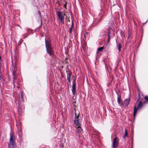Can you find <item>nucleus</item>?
Returning <instances> with one entry per match:
<instances>
[{"instance_id": "nucleus-13", "label": "nucleus", "mask_w": 148, "mask_h": 148, "mask_svg": "<svg viewBox=\"0 0 148 148\" xmlns=\"http://www.w3.org/2000/svg\"><path fill=\"white\" fill-rule=\"evenodd\" d=\"M73 22H72V25H71V27L70 28V30H69V33H70V35H71V34H72V29H73Z\"/></svg>"}, {"instance_id": "nucleus-5", "label": "nucleus", "mask_w": 148, "mask_h": 148, "mask_svg": "<svg viewBox=\"0 0 148 148\" xmlns=\"http://www.w3.org/2000/svg\"><path fill=\"white\" fill-rule=\"evenodd\" d=\"M72 90L73 95H74L76 92V83L75 79H74L73 82Z\"/></svg>"}, {"instance_id": "nucleus-17", "label": "nucleus", "mask_w": 148, "mask_h": 148, "mask_svg": "<svg viewBox=\"0 0 148 148\" xmlns=\"http://www.w3.org/2000/svg\"><path fill=\"white\" fill-rule=\"evenodd\" d=\"M18 132H19L18 133V135L19 136V137H21V136L22 134V130L20 129V130H18Z\"/></svg>"}, {"instance_id": "nucleus-10", "label": "nucleus", "mask_w": 148, "mask_h": 148, "mask_svg": "<svg viewBox=\"0 0 148 148\" xmlns=\"http://www.w3.org/2000/svg\"><path fill=\"white\" fill-rule=\"evenodd\" d=\"M71 73H69L67 74V79L69 83L71 82Z\"/></svg>"}, {"instance_id": "nucleus-25", "label": "nucleus", "mask_w": 148, "mask_h": 148, "mask_svg": "<svg viewBox=\"0 0 148 148\" xmlns=\"http://www.w3.org/2000/svg\"><path fill=\"white\" fill-rule=\"evenodd\" d=\"M66 3L64 5V7H65V8H66Z\"/></svg>"}, {"instance_id": "nucleus-20", "label": "nucleus", "mask_w": 148, "mask_h": 148, "mask_svg": "<svg viewBox=\"0 0 148 148\" xmlns=\"http://www.w3.org/2000/svg\"><path fill=\"white\" fill-rule=\"evenodd\" d=\"M21 98L22 100V101H24V99H23V95L22 93L21 94Z\"/></svg>"}, {"instance_id": "nucleus-29", "label": "nucleus", "mask_w": 148, "mask_h": 148, "mask_svg": "<svg viewBox=\"0 0 148 148\" xmlns=\"http://www.w3.org/2000/svg\"><path fill=\"white\" fill-rule=\"evenodd\" d=\"M23 38H25V37H23Z\"/></svg>"}, {"instance_id": "nucleus-21", "label": "nucleus", "mask_w": 148, "mask_h": 148, "mask_svg": "<svg viewBox=\"0 0 148 148\" xmlns=\"http://www.w3.org/2000/svg\"><path fill=\"white\" fill-rule=\"evenodd\" d=\"M110 37L108 35V39H107V42H109V41H110Z\"/></svg>"}, {"instance_id": "nucleus-22", "label": "nucleus", "mask_w": 148, "mask_h": 148, "mask_svg": "<svg viewBox=\"0 0 148 148\" xmlns=\"http://www.w3.org/2000/svg\"><path fill=\"white\" fill-rule=\"evenodd\" d=\"M140 95L139 94L138 95V99H137V101H138L140 99Z\"/></svg>"}, {"instance_id": "nucleus-4", "label": "nucleus", "mask_w": 148, "mask_h": 148, "mask_svg": "<svg viewBox=\"0 0 148 148\" xmlns=\"http://www.w3.org/2000/svg\"><path fill=\"white\" fill-rule=\"evenodd\" d=\"M117 137H116L113 139V141L112 143V148H117L118 142L117 141Z\"/></svg>"}, {"instance_id": "nucleus-28", "label": "nucleus", "mask_w": 148, "mask_h": 148, "mask_svg": "<svg viewBox=\"0 0 148 148\" xmlns=\"http://www.w3.org/2000/svg\"><path fill=\"white\" fill-rule=\"evenodd\" d=\"M25 36L24 35H23V36Z\"/></svg>"}, {"instance_id": "nucleus-15", "label": "nucleus", "mask_w": 148, "mask_h": 148, "mask_svg": "<svg viewBox=\"0 0 148 148\" xmlns=\"http://www.w3.org/2000/svg\"><path fill=\"white\" fill-rule=\"evenodd\" d=\"M142 102L141 101H140L139 102L138 104V108H141L142 107Z\"/></svg>"}, {"instance_id": "nucleus-7", "label": "nucleus", "mask_w": 148, "mask_h": 148, "mask_svg": "<svg viewBox=\"0 0 148 148\" xmlns=\"http://www.w3.org/2000/svg\"><path fill=\"white\" fill-rule=\"evenodd\" d=\"M117 101L118 104H120L121 103V96L119 94L117 93Z\"/></svg>"}, {"instance_id": "nucleus-9", "label": "nucleus", "mask_w": 148, "mask_h": 148, "mask_svg": "<svg viewBox=\"0 0 148 148\" xmlns=\"http://www.w3.org/2000/svg\"><path fill=\"white\" fill-rule=\"evenodd\" d=\"M76 131L77 133H79L81 132L82 130V129L80 126H77L76 127Z\"/></svg>"}, {"instance_id": "nucleus-11", "label": "nucleus", "mask_w": 148, "mask_h": 148, "mask_svg": "<svg viewBox=\"0 0 148 148\" xmlns=\"http://www.w3.org/2000/svg\"><path fill=\"white\" fill-rule=\"evenodd\" d=\"M126 137H128V133L126 129L125 130V133L123 136V138L125 139Z\"/></svg>"}, {"instance_id": "nucleus-2", "label": "nucleus", "mask_w": 148, "mask_h": 148, "mask_svg": "<svg viewBox=\"0 0 148 148\" xmlns=\"http://www.w3.org/2000/svg\"><path fill=\"white\" fill-rule=\"evenodd\" d=\"M15 137L14 133L10 134L9 139L10 142L8 144L9 148H13L15 145Z\"/></svg>"}, {"instance_id": "nucleus-12", "label": "nucleus", "mask_w": 148, "mask_h": 148, "mask_svg": "<svg viewBox=\"0 0 148 148\" xmlns=\"http://www.w3.org/2000/svg\"><path fill=\"white\" fill-rule=\"evenodd\" d=\"M138 108L136 106H135L134 108V111L133 113V116L134 117L135 116L136 114Z\"/></svg>"}, {"instance_id": "nucleus-6", "label": "nucleus", "mask_w": 148, "mask_h": 148, "mask_svg": "<svg viewBox=\"0 0 148 148\" xmlns=\"http://www.w3.org/2000/svg\"><path fill=\"white\" fill-rule=\"evenodd\" d=\"M74 124L76 125V127H77V126H80L81 125L78 120H74Z\"/></svg>"}, {"instance_id": "nucleus-1", "label": "nucleus", "mask_w": 148, "mask_h": 148, "mask_svg": "<svg viewBox=\"0 0 148 148\" xmlns=\"http://www.w3.org/2000/svg\"><path fill=\"white\" fill-rule=\"evenodd\" d=\"M45 46L47 52L51 56L53 55L54 52L51 47L50 42L48 40H45Z\"/></svg>"}, {"instance_id": "nucleus-16", "label": "nucleus", "mask_w": 148, "mask_h": 148, "mask_svg": "<svg viewBox=\"0 0 148 148\" xmlns=\"http://www.w3.org/2000/svg\"><path fill=\"white\" fill-rule=\"evenodd\" d=\"M117 48L118 49L119 52H120L121 51V45L120 43H119L117 45Z\"/></svg>"}, {"instance_id": "nucleus-26", "label": "nucleus", "mask_w": 148, "mask_h": 148, "mask_svg": "<svg viewBox=\"0 0 148 148\" xmlns=\"http://www.w3.org/2000/svg\"><path fill=\"white\" fill-rule=\"evenodd\" d=\"M14 76H13V79H15V78H14Z\"/></svg>"}, {"instance_id": "nucleus-18", "label": "nucleus", "mask_w": 148, "mask_h": 148, "mask_svg": "<svg viewBox=\"0 0 148 148\" xmlns=\"http://www.w3.org/2000/svg\"><path fill=\"white\" fill-rule=\"evenodd\" d=\"M79 116V115H78V116H77L76 113H75V116L74 117V119H75L74 120H78V119Z\"/></svg>"}, {"instance_id": "nucleus-27", "label": "nucleus", "mask_w": 148, "mask_h": 148, "mask_svg": "<svg viewBox=\"0 0 148 148\" xmlns=\"http://www.w3.org/2000/svg\"><path fill=\"white\" fill-rule=\"evenodd\" d=\"M13 82L14 83V81H13Z\"/></svg>"}, {"instance_id": "nucleus-23", "label": "nucleus", "mask_w": 148, "mask_h": 148, "mask_svg": "<svg viewBox=\"0 0 148 148\" xmlns=\"http://www.w3.org/2000/svg\"><path fill=\"white\" fill-rule=\"evenodd\" d=\"M38 14H39V15H40H40H41V13H40V11H38Z\"/></svg>"}, {"instance_id": "nucleus-24", "label": "nucleus", "mask_w": 148, "mask_h": 148, "mask_svg": "<svg viewBox=\"0 0 148 148\" xmlns=\"http://www.w3.org/2000/svg\"><path fill=\"white\" fill-rule=\"evenodd\" d=\"M27 32H28L31 30V29H27Z\"/></svg>"}, {"instance_id": "nucleus-14", "label": "nucleus", "mask_w": 148, "mask_h": 148, "mask_svg": "<svg viewBox=\"0 0 148 148\" xmlns=\"http://www.w3.org/2000/svg\"><path fill=\"white\" fill-rule=\"evenodd\" d=\"M104 49V47H101L98 48L97 49V52L101 51Z\"/></svg>"}, {"instance_id": "nucleus-8", "label": "nucleus", "mask_w": 148, "mask_h": 148, "mask_svg": "<svg viewBox=\"0 0 148 148\" xmlns=\"http://www.w3.org/2000/svg\"><path fill=\"white\" fill-rule=\"evenodd\" d=\"M130 101V100L129 98H127L125 99L124 100V102L125 105L127 106L129 104Z\"/></svg>"}, {"instance_id": "nucleus-3", "label": "nucleus", "mask_w": 148, "mask_h": 148, "mask_svg": "<svg viewBox=\"0 0 148 148\" xmlns=\"http://www.w3.org/2000/svg\"><path fill=\"white\" fill-rule=\"evenodd\" d=\"M56 14L60 21L64 23L65 14L63 12L60 11H57Z\"/></svg>"}, {"instance_id": "nucleus-19", "label": "nucleus", "mask_w": 148, "mask_h": 148, "mask_svg": "<svg viewBox=\"0 0 148 148\" xmlns=\"http://www.w3.org/2000/svg\"><path fill=\"white\" fill-rule=\"evenodd\" d=\"M145 99L146 101H148V96H146L145 97Z\"/></svg>"}]
</instances>
